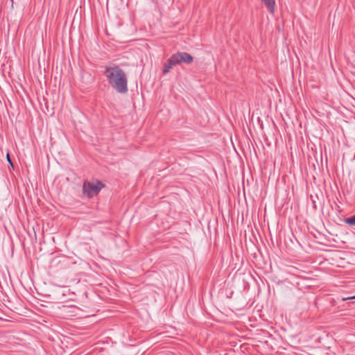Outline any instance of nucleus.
I'll return each instance as SVG.
<instances>
[{"label": "nucleus", "mask_w": 355, "mask_h": 355, "mask_svg": "<svg viewBox=\"0 0 355 355\" xmlns=\"http://www.w3.org/2000/svg\"><path fill=\"white\" fill-rule=\"evenodd\" d=\"M105 76L109 84L119 93L128 92V79L125 73L116 65L106 67Z\"/></svg>", "instance_id": "f257e3e1"}, {"label": "nucleus", "mask_w": 355, "mask_h": 355, "mask_svg": "<svg viewBox=\"0 0 355 355\" xmlns=\"http://www.w3.org/2000/svg\"><path fill=\"white\" fill-rule=\"evenodd\" d=\"M102 187L103 184L100 182H85L83 187V193L90 198L98 194Z\"/></svg>", "instance_id": "f03ea898"}, {"label": "nucleus", "mask_w": 355, "mask_h": 355, "mask_svg": "<svg viewBox=\"0 0 355 355\" xmlns=\"http://www.w3.org/2000/svg\"><path fill=\"white\" fill-rule=\"evenodd\" d=\"M171 57V61L175 62L176 64H179L182 62L190 64L193 62V57L186 52H178L172 55Z\"/></svg>", "instance_id": "7ed1b4c3"}, {"label": "nucleus", "mask_w": 355, "mask_h": 355, "mask_svg": "<svg viewBox=\"0 0 355 355\" xmlns=\"http://www.w3.org/2000/svg\"><path fill=\"white\" fill-rule=\"evenodd\" d=\"M271 14L275 12V0H261Z\"/></svg>", "instance_id": "20e7f679"}, {"label": "nucleus", "mask_w": 355, "mask_h": 355, "mask_svg": "<svg viewBox=\"0 0 355 355\" xmlns=\"http://www.w3.org/2000/svg\"><path fill=\"white\" fill-rule=\"evenodd\" d=\"M171 60H172V57L171 56V58L164 64V69H163L164 74H166L167 73H168L169 71L171 70V69L173 68V67H174L175 65H177L175 62H173Z\"/></svg>", "instance_id": "39448f33"}, {"label": "nucleus", "mask_w": 355, "mask_h": 355, "mask_svg": "<svg viewBox=\"0 0 355 355\" xmlns=\"http://www.w3.org/2000/svg\"><path fill=\"white\" fill-rule=\"evenodd\" d=\"M346 223L349 225H355V214L346 219Z\"/></svg>", "instance_id": "423d86ee"}, {"label": "nucleus", "mask_w": 355, "mask_h": 355, "mask_svg": "<svg viewBox=\"0 0 355 355\" xmlns=\"http://www.w3.org/2000/svg\"><path fill=\"white\" fill-rule=\"evenodd\" d=\"M7 159H8V162L10 164V165L13 167V164L10 160V156L8 154L7 155Z\"/></svg>", "instance_id": "0eeeda50"}, {"label": "nucleus", "mask_w": 355, "mask_h": 355, "mask_svg": "<svg viewBox=\"0 0 355 355\" xmlns=\"http://www.w3.org/2000/svg\"><path fill=\"white\" fill-rule=\"evenodd\" d=\"M353 299H355V296H352V297H347V298H343V300H353Z\"/></svg>", "instance_id": "6e6552de"}]
</instances>
